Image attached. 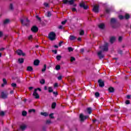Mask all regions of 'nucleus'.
I'll list each match as a JSON object with an SVG mask.
<instances>
[{"mask_svg":"<svg viewBox=\"0 0 131 131\" xmlns=\"http://www.w3.org/2000/svg\"><path fill=\"white\" fill-rule=\"evenodd\" d=\"M48 38L50 40H55L56 39V33L54 32H50L48 35Z\"/></svg>","mask_w":131,"mask_h":131,"instance_id":"obj_1","label":"nucleus"},{"mask_svg":"<svg viewBox=\"0 0 131 131\" xmlns=\"http://www.w3.org/2000/svg\"><path fill=\"white\" fill-rule=\"evenodd\" d=\"M62 2L64 5H73L74 0H62Z\"/></svg>","mask_w":131,"mask_h":131,"instance_id":"obj_2","label":"nucleus"},{"mask_svg":"<svg viewBox=\"0 0 131 131\" xmlns=\"http://www.w3.org/2000/svg\"><path fill=\"white\" fill-rule=\"evenodd\" d=\"M33 96L35 99H39V95L37 93V89H35L33 93Z\"/></svg>","mask_w":131,"mask_h":131,"instance_id":"obj_3","label":"nucleus"},{"mask_svg":"<svg viewBox=\"0 0 131 131\" xmlns=\"http://www.w3.org/2000/svg\"><path fill=\"white\" fill-rule=\"evenodd\" d=\"M100 48L102 51L107 52V51H108V43H105L103 46L100 47Z\"/></svg>","mask_w":131,"mask_h":131,"instance_id":"obj_4","label":"nucleus"},{"mask_svg":"<svg viewBox=\"0 0 131 131\" xmlns=\"http://www.w3.org/2000/svg\"><path fill=\"white\" fill-rule=\"evenodd\" d=\"M80 119L81 121H83L84 120H85L87 118H89V116H84L83 114H81L80 115Z\"/></svg>","mask_w":131,"mask_h":131,"instance_id":"obj_5","label":"nucleus"},{"mask_svg":"<svg viewBox=\"0 0 131 131\" xmlns=\"http://www.w3.org/2000/svg\"><path fill=\"white\" fill-rule=\"evenodd\" d=\"M20 21L21 22L22 25H24V26H27V24L29 23V20H28L27 18L25 21L23 19H21Z\"/></svg>","mask_w":131,"mask_h":131,"instance_id":"obj_6","label":"nucleus"},{"mask_svg":"<svg viewBox=\"0 0 131 131\" xmlns=\"http://www.w3.org/2000/svg\"><path fill=\"white\" fill-rule=\"evenodd\" d=\"M80 7H81V8H83V9H84V10H88V9H89V6H86L85 4H84V3H80Z\"/></svg>","mask_w":131,"mask_h":131,"instance_id":"obj_7","label":"nucleus"},{"mask_svg":"<svg viewBox=\"0 0 131 131\" xmlns=\"http://www.w3.org/2000/svg\"><path fill=\"white\" fill-rule=\"evenodd\" d=\"M16 53L17 54V55H18V56H25V53H23V51H22V50H18L16 51Z\"/></svg>","mask_w":131,"mask_h":131,"instance_id":"obj_8","label":"nucleus"},{"mask_svg":"<svg viewBox=\"0 0 131 131\" xmlns=\"http://www.w3.org/2000/svg\"><path fill=\"white\" fill-rule=\"evenodd\" d=\"M93 12L95 13H99V6L97 5H95L93 8Z\"/></svg>","mask_w":131,"mask_h":131,"instance_id":"obj_9","label":"nucleus"},{"mask_svg":"<svg viewBox=\"0 0 131 131\" xmlns=\"http://www.w3.org/2000/svg\"><path fill=\"white\" fill-rule=\"evenodd\" d=\"M1 97L3 98V99H7V98H8V93L2 92Z\"/></svg>","mask_w":131,"mask_h":131,"instance_id":"obj_10","label":"nucleus"},{"mask_svg":"<svg viewBox=\"0 0 131 131\" xmlns=\"http://www.w3.org/2000/svg\"><path fill=\"white\" fill-rule=\"evenodd\" d=\"M98 83H99V86H100V88H103V86H104V85H105L104 81H103L102 80H99Z\"/></svg>","mask_w":131,"mask_h":131,"instance_id":"obj_11","label":"nucleus"},{"mask_svg":"<svg viewBox=\"0 0 131 131\" xmlns=\"http://www.w3.org/2000/svg\"><path fill=\"white\" fill-rule=\"evenodd\" d=\"M31 30L33 32H37L38 28H37L36 26H34L31 28Z\"/></svg>","mask_w":131,"mask_h":131,"instance_id":"obj_12","label":"nucleus"},{"mask_svg":"<svg viewBox=\"0 0 131 131\" xmlns=\"http://www.w3.org/2000/svg\"><path fill=\"white\" fill-rule=\"evenodd\" d=\"M98 55L100 59H102V58H104V55L102 54V51H99L98 53Z\"/></svg>","mask_w":131,"mask_h":131,"instance_id":"obj_13","label":"nucleus"},{"mask_svg":"<svg viewBox=\"0 0 131 131\" xmlns=\"http://www.w3.org/2000/svg\"><path fill=\"white\" fill-rule=\"evenodd\" d=\"M10 22H11V20L9 19H6L4 20V24H5V25H7V24H9Z\"/></svg>","mask_w":131,"mask_h":131,"instance_id":"obj_14","label":"nucleus"},{"mask_svg":"<svg viewBox=\"0 0 131 131\" xmlns=\"http://www.w3.org/2000/svg\"><path fill=\"white\" fill-rule=\"evenodd\" d=\"M98 27L100 29H104L105 25L103 24H100L99 25Z\"/></svg>","mask_w":131,"mask_h":131,"instance_id":"obj_15","label":"nucleus"},{"mask_svg":"<svg viewBox=\"0 0 131 131\" xmlns=\"http://www.w3.org/2000/svg\"><path fill=\"white\" fill-rule=\"evenodd\" d=\"M41 115H42V116H45V117H47V116H48L49 115V113H47V112H41L40 113Z\"/></svg>","mask_w":131,"mask_h":131,"instance_id":"obj_16","label":"nucleus"},{"mask_svg":"<svg viewBox=\"0 0 131 131\" xmlns=\"http://www.w3.org/2000/svg\"><path fill=\"white\" fill-rule=\"evenodd\" d=\"M69 38H70V40H74L76 39V37H75L73 35H71V36H70Z\"/></svg>","mask_w":131,"mask_h":131,"instance_id":"obj_17","label":"nucleus"},{"mask_svg":"<svg viewBox=\"0 0 131 131\" xmlns=\"http://www.w3.org/2000/svg\"><path fill=\"white\" fill-rule=\"evenodd\" d=\"M27 71L31 72L33 70V69L32 68V67L29 66L27 68Z\"/></svg>","mask_w":131,"mask_h":131,"instance_id":"obj_18","label":"nucleus"},{"mask_svg":"<svg viewBox=\"0 0 131 131\" xmlns=\"http://www.w3.org/2000/svg\"><path fill=\"white\" fill-rule=\"evenodd\" d=\"M38 64H39V60H36L34 61V65H35V66H38Z\"/></svg>","mask_w":131,"mask_h":131,"instance_id":"obj_19","label":"nucleus"},{"mask_svg":"<svg viewBox=\"0 0 131 131\" xmlns=\"http://www.w3.org/2000/svg\"><path fill=\"white\" fill-rule=\"evenodd\" d=\"M108 91L110 93H114V88L113 87H110L108 88Z\"/></svg>","mask_w":131,"mask_h":131,"instance_id":"obj_20","label":"nucleus"},{"mask_svg":"<svg viewBox=\"0 0 131 131\" xmlns=\"http://www.w3.org/2000/svg\"><path fill=\"white\" fill-rule=\"evenodd\" d=\"M115 37H112L110 39V42H111V43H113V42L115 41Z\"/></svg>","mask_w":131,"mask_h":131,"instance_id":"obj_21","label":"nucleus"},{"mask_svg":"<svg viewBox=\"0 0 131 131\" xmlns=\"http://www.w3.org/2000/svg\"><path fill=\"white\" fill-rule=\"evenodd\" d=\"M7 79H3V84H2V86H5V84H7Z\"/></svg>","mask_w":131,"mask_h":131,"instance_id":"obj_22","label":"nucleus"},{"mask_svg":"<svg viewBox=\"0 0 131 131\" xmlns=\"http://www.w3.org/2000/svg\"><path fill=\"white\" fill-rule=\"evenodd\" d=\"M20 128L23 130H24V129H25V128H26V125H24V124L20 125Z\"/></svg>","mask_w":131,"mask_h":131,"instance_id":"obj_23","label":"nucleus"},{"mask_svg":"<svg viewBox=\"0 0 131 131\" xmlns=\"http://www.w3.org/2000/svg\"><path fill=\"white\" fill-rule=\"evenodd\" d=\"M116 22V19L115 18H112L111 20V24H114Z\"/></svg>","mask_w":131,"mask_h":131,"instance_id":"obj_24","label":"nucleus"},{"mask_svg":"<svg viewBox=\"0 0 131 131\" xmlns=\"http://www.w3.org/2000/svg\"><path fill=\"white\" fill-rule=\"evenodd\" d=\"M18 61L20 63H24V59L23 58H19Z\"/></svg>","mask_w":131,"mask_h":131,"instance_id":"obj_25","label":"nucleus"},{"mask_svg":"<svg viewBox=\"0 0 131 131\" xmlns=\"http://www.w3.org/2000/svg\"><path fill=\"white\" fill-rule=\"evenodd\" d=\"M87 112H88L89 114H91V113H92V108L88 107L87 108Z\"/></svg>","mask_w":131,"mask_h":131,"instance_id":"obj_26","label":"nucleus"},{"mask_svg":"<svg viewBox=\"0 0 131 131\" xmlns=\"http://www.w3.org/2000/svg\"><path fill=\"white\" fill-rule=\"evenodd\" d=\"M61 58H62V56L61 55H57L56 56V59L57 61H60V60H61Z\"/></svg>","mask_w":131,"mask_h":131,"instance_id":"obj_27","label":"nucleus"},{"mask_svg":"<svg viewBox=\"0 0 131 131\" xmlns=\"http://www.w3.org/2000/svg\"><path fill=\"white\" fill-rule=\"evenodd\" d=\"M46 15L47 17H51V16H52V13H51V12L48 11L47 12Z\"/></svg>","mask_w":131,"mask_h":131,"instance_id":"obj_28","label":"nucleus"},{"mask_svg":"<svg viewBox=\"0 0 131 131\" xmlns=\"http://www.w3.org/2000/svg\"><path fill=\"white\" fill-rule=\"evenodd\" d=\"M55 69L56 70H60V69H61V66H60V65H57L55 67Z\"/></svg>","mask_w":131,"mask_h":131,"instance_id":"obj_29","label":"nucleus"},{"mask_svg":"<svg viewBox=\"0 0 131 131\" xmlns=\"http://www.w3.org/2000/svg\"><path fill=\"white\" fill-rule=\"evenodd\" d=\"M5 114H6V113L4 111L0 112V116H5Z\"/></svg>","mask_w":131,"mask_h":131,"instance_id":"obj_30","label":"nucleus"},{"mask_svg":"<svg viewBox=\"0 0 131 131\" xmlns=\"http://www.w3.org/2000/svg\"><path fill=\"white\" fill-rule=\"evenodd\" d=\"M46 70H47V64L44 65L43 68L42 69V72H45Z\"/></svg>","mask_w":131,"mask_h":131,"instance_id":"obj_31","label":"nucleus"},{"mask_svg":"<svg viewBox=\"0 0 131 131\" xmlns=\"http://www.w3.org/2000/svg\"><path fill=\"white\" fill-rule=\"evenodd\" d=\"M53 88H52V87H49L48 88V92H49V93H52V92H53Z\"/></svg>","mask_w":131,"mask_h":131,"instance_id":"obj_32","label":"nucleus"},{"mask_svg":"<svg viewBox=\"0 0 131 131\" xmlns=\"http://www.w3.org/2000/svg\"><path fill=\"white\" fill-rule=\"evenodd\" d=\"M9 8L10 10H14V5L12 4H10Z\"/></svg>","mask_w":131,"mask_h":131,"instance_id":"obj_33","label":"nucleus"},{"mask_svg":"<svg viewBox=\"0 0 131 131\" xmlns=\"http://www.w3.org/2000/svg\"><path fill=\"white\" fill-rule=\"evenodd\" d=\"M130 16L128 15V14L126 13L125 15V19H129V17Z\"/></svg>","mask_w":131,"mask_h":131,"instance_id":"obj_34","label":"nucleus"},{"mask_svg":"<svg viewBox=\"0 0 131 131\" xmlns=\"http://www.w3.org/2000/svg\"><path fill=\"white\" fill-rule=\"evenodd\" d=\"M46 82V81L45 80V79H42L40 81V83H41V84H45Z\"/></svg>","mask_w":131,"mask_h":131,"instance_id":"obj_35","label":"nucleus"},{"mask_svg":"<svg viewBox=\"0 0 131 131\" xmlns=\"http://www.w3.org/2000/svg\"><path fill=\"white\" fill-rule=\"evenodd\" d=\"M56 105V104L55 102H53L52 104V108H53V109H54V108H55Z\"/></svg>","mask_w":131,"mask_h":131,"instance_id":"obj_36","label":"nucleus"},{"mask_svg":"<svg viewBox=\"0 0 131 131\" xmlns=\"http://www.w3.org/2000/svg\"><path fill=\"white\" fill-rule=\"evenodd\" d=\"M54 113H51V114L49 115V117L52 118V119H54L55 117H53Z\"/></svg>","mask_w":131,"mask_h":131,"instance_id":"obj_37","label":"nucleus"},{"mask_svg":"<svg viewBox=\"0 0 131 131\" xmlns=\"http://www.w3.org/2000/svg\"><path fill=\"white\" fill-rule=\"evenodd\" d=\"M70 61L71 62H74V61H75V58L74 57H71Z\"/></svg>","mask_w":131,"mask_h":131,"instance_id":"obj_38","label":"nucleus"},{"mask_svg":"<svg viewBox=\"0 0 131 131\" xmlns=\"http://www.w3.org/2000/svg\"><path fill=\"white\" fill-rule=\"evenodd\" d=\"M84 34V31L82 30L80 31V35H83Z\"/></svg>","mask_w":131,"mask_h":131,"instance_id":"obj_39","label":"nucleus"},{"mask_svg":"<svg viewBox=\"0 0 131 131\" xmlns=\"http://www.w3.org/2000/svg\"><path fill=\"white\" fill-rule=\"evenodd\" d=\"M43 5L45 7H46V8H49L50 7V6L49 5V3H44Z\"/></svg>","mask_w":131,"mask_h":131,"instance_id":"obj_40","label":"nucleus"},{"mask_svg":"<svg viewBox=\"0 0 131 131\" xmlns=\"http://www.w3.org/2000/svg\"><path fill=\"white\" fill-rule=\"evenodd\" d=\"M119 19H120V20H123V19H124V18H125V16H123L122 15H119Z\"/></svg>","mask_w":131,"mask_h":131,"instance_id":"obj_41","label":"nucleus"},{"mask_svg":"<svg viewBox=\"0 0 131 131\" xmlns=\"http://www.w3.org/2000/svg\"><path fill=\"white\" fill-rule=\"evenodd\" d=\"M22 115L23 116H26V115H27V112L25 111L23 112Z\"/></svg>","mask_w":131,"mask_h":131,"instance_id":"obj_42","label":"nucleus"},{"mask_svg":"<svg viewBox=\"0 0 131 131\" xmlns=\"http://www.w3.org/2000/svg\"><path fill=\"white\" fill-rule=\"evenodd\" d=\"M68 50H69V52H73V49L72 47H69Z\"/></svg>","mask_w":131,"mask_h":131,"instance_id":"obj_43","label":"nucleus"},{"mask_svg":"<svg viewBox=\"0 0 131 131\" xmlns=\"http://www.w3.org/2000/svg\"><path fill=\"white\" fill-rule=\"evenodd\" d=\"M11 86H12V88H16V86H17V84L13 83L11 84Z\"/></svg>","mask_w":131,"mask_h":131,"instance_id":"obj_44","label":"nucleus"},{"mask_svg":"<svg viewBox=\"0 0 131 131\" xmlns=\"http://www.w3.org/2000/svg\"><path fill=\"white\" fill-rule=\"evenodd\" d=\"M95 97H100V93H99V92H96L95 93Z\"/></svg>","mask_w":131,"mask_h":131,"instance_id":"obj_45","label":"nucleus"},{"mask_svg":"<svg viewBox=\"0 0 131 131\" xmlns=\"http://www.w3.org/2000/svg\"><path fill=\"white\" fill-rule=\"evenodd\" d=\"M125 104H126V105H128V104H130V101H129V100H126V101H125Z\"/></svg>","mask_w":131,"mask_h":131,"instance_id":"obj_46","label":"nucleus"},{"mask_svg":"<svg viewBox=\"0 0 131 131\" xmlns=\"http://www.w3.org/2000/svg\"><path fill=\"white\" fill-rule=\"evenodd\" d=\"M32 35H30L29 37H28V39H29V40H31V39H32Z\"/></svg>","mask_w":131,"mask_h":131,"instance_id":"obj_47","label":"nucleus"},{"mask_svg":"<svg viewBox=\"0 0 131 131\" xmlns=\"http://www.w3.org/2000/svg\"><path fill=\"white\" fill-rule=\"evenodd\" d=\"M66 22H67V20H64L63 21H62L61 24H62V25H65V24H66Z\"/></svg>","mask_w":131,"mask_h":131,"instance_id":"obj_48","label":"nucleus"},{"mask_svg":"<svg viewBox=\"0 0 131 131\" xmlns=\"http://www.w3.org/2000/svg\"><path fill=\"white\" fill-rule=\"evenodd\" d=\"M29 112L31 113V112H35V110H30L29 111Z\"/></svg>","mask_w":131,"mask_h":131,"instance_id":"obj_49","label":"nucleus"},{"mask_svg":"<svg viewBox=\"0 0 131 131\" xmlns=\"http://www.w3.org/2000/svg\"><path fill=\"white\" fill-rule=\"evenodd\" d=\"M122 40V37H121V36H120L119 37V41H121Z\"/></svg>","mask_w":131,"mask_h":131,"instance_id":"obj_50","label":"nucleus"},{"mask_svg":"<svg viewBox=\"0 0 131 131\" xmlns=\"http://www.w3.org/2000/svg\"><path fill=\"white\" fill-rule=\"evenodd\" d=\"M61 79H62V76H59L58 77V80H61Z\"/></svg>","mask_w":131,"mask_h":131,"instance_id":"obj_51","label":"nucleus"},{"mask_svg":"<svg viewBox=\"0 0 131 131\" xmlns=\"http://www.w3.org/2000/svg\"><path fill=\"white\" fill-rule=\"evenodd\" d=\"M62 43H63V41H61L59 43V47H61V46H62Z\"/></svg>","mask_w":131,"mask_h":131,"instance_id":"obj_52","label":"nucleus"},{"mask_svg":"<svg viewBox=\"0 0 131 131\" xmlns=\"http://www.w3.org/2000/svg\"><path fill=\"white\" fill-rule=\"evenodd\" d=\"M36 18L38 20V21H41L40 17H38V16H36Z\"/></svg>","mask_w":131,"mask_h":131,"instance_id":"obj_53","label":"nucleus"},{"mask_svg":"<svg viewBox=\"0 0 131 131\" xmlns=\"http://www.w3.org/2000/svg\"><path fill=\"white\" fill-rule=\"evenodd\" d=\"M72 11H73V12H76V9H75V8H72Z\"/></svg>","mask_w":131,"mask_h":131,"instance_id":"obj_54","label":"nucleus"},{"mask_svg":"<svg viewBox=\"0 0 131 131\" xmlns=\"http://www.w3.org/2000/svg\"><path fill=\"white\" fill-rule=\"evenodd\" d=\"M54 88H57L58 86V84L57 83H55L54 85Z\"/></svg>","mask_w":131,"mask_h":131,"instance_id":"obj_55","label":"nucleus"},{"mask_svg":"<svg viewBox=\"0 0 131 131\" xmlns=\"http://www.w3.org/2000/svg\"><path fill=\"white\" fill-rule=\"evenodd\" d=\"M59 29H63V26H59L58 27Z\"/></svg>","mask_w":131,"mask_h":131,"instance_id":"obj_56","label":"nucleus"},{"mask_svg":"<svg viewBox=\"0 0 131 131\" xmlns=\"http://www.w3.org/2000/svg\"><path fill=\"white\" fill-rule=\"evenodd\" d=\"M83 52H84V50L83 49H81L80 53H83Z\"/></svg>","mask_w":131,"mask_h":131,"instance_id":"obj_57","label":"nucleus"},{"mask_svg":"<svg viewBox=\"0 0 131 131\" xmlns=\"http://www.w3.org/2000/svg\"><path fill=\"white\" fill-rule=\"evenodd\" d=\"M130 97H131L130 95H127L126 98L127 99H130Z\"/></svg>","mask_w":131,"mask_h":131,"instance_id":"obj_58","label":"nucleus"},{"mask_svg":"<svg viewBox=\"0 0 131 131\" xmlns=\"http://www.w3.org/2000/svg\"><path fill=\"white\" fill-rule=\"evenodd\" d=\"M33 89V86H31V87H29V91H31V90H32Z\"/></svg>","mask_w":131,"mask_h":131,"instance_id":"obj_59","label":"nucleus"},{"mask_svg":"<svg viewBox=\"0 0 131 131\" xmlns=\"http://www.w3.org/2000/svg\"><path fill=\"white\" fill-rule=\"evenodd\" d=\"M52 52L54 53V54H57V50H52Z\"/></svg>","mask_w":131,"mask_h":131,"instance_id":"obj_60","label":"nucleus"},{"mask_svg":"<svg viewBox=\"0 0 131 131\" xmlns=\"http://www.w3.org/2000/svg\"><path fill=\"white\" fill-rule=\"evenodd\" d=\"M51 120H47V123H51Z\"/></svg>","mask_w":131,"mask_h":131,"instance_id":"obj_61","label":"nucleus"},{"mask_svg":"<svg viewBox=\"0 0 131 131\" xmlns=\"http://www.w3.org/2000/svg\"><path fill=\"white\" fill-rule=\"evenodd\" d=\"M53 94L54 95H57L58 94V92H53Z\"/></svg>","mask_w":131,"mask_h":131,"instance_id":"obj_62","label":"nucleus"},{"mask_svg":"<svg viewBox=\"0 0 131 131\" xmlns=\"http://www.w3.org/2000/svg\"><path fill=\"white\" fill-rule=\"evenodd\" d=\"M0 36H3V32L0 31Z\"/></svg>","mask_w":131,"mask_h":131,"instance_id":"obj_63","label":"nucleus"},{"mask_svg":"<svg viewBox=\"0 0 131 131\" xmlns=\"http://www.w3.org/2000/svg\"><path fill=\"white\" fill-rule=\"evenodd\" d=\"M4 50H5V48H4L0 49V51H4Z\"/></svg>","mask_w":131,"mask_h":131,"instance_id":"obj_64","label":"nucleus"}]
</instances>
